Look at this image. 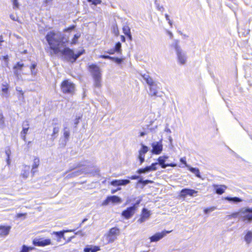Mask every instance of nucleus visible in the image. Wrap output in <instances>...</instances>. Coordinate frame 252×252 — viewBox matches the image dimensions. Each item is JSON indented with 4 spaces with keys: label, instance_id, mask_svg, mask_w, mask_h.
I'll list each match as a JSON object with an SVG mask.
<instances>
[{
    "label": "nucleus",
    "instance_id": "nucleus-5",
    "mask_svg": "<svg viewBox=\"0 0 252 252\" xmlns=\"http://www.w3.org/2000/svg\"><path fill=\"white\" fill-rule=\"evenodd\" d=\"M177 56L178 63L180 64H185L187 60L186 53L182 50L181 47L178 45L177 41H176L173 44Z\"/></svg>",
    "mask_w": 252,
    "mask_h": 252
},
{
    "label": "nucleus",
    "instance_id": "nucleus-11",
    "mask_svg": "<svg viewBox=\"0 0 252 252\" xmlns=\"http://www.w3.org/2000/svg\"><path fill=\"white\" fill-rule=\"evenodd\" d=\"M168 158V157L167 156H160L159 157L158 160V161L159 164L161 166V167L162 168H165L167 166H170V167H175L176 166L177 164L175 163H167L166 164L165 163L166 160Z\"/></svg>",
    "mask_w": 252,
    "mask_h": 252
},
{
    "label": "nucleus",
    "instance_id": "nucleus-2",
    "mask_svg": "<svg viewBox=\"0 0 252 252\" xmlns=\"http://www.w3.org/2000/svg\"><path fill=\"white\" fill-rule=\"evenodd\" d=\"M63 54L64 59L68 62L73 63L77 60V59L84 53V50L78 51L75 54L74 51L68 47H65L63 49L61 50L60 52Z\"/></svg>",
    "mask_w": 252,
    "mask_h": 252
},
{
    "label": "nucleus",
    "instance_id": "nucleus-25",
    "mask_svg": "<svg viewBox=\"0 0 252 252\" xmlns=\"http://www.w3.org/2000/svg\"><path fill=\"white\" fill-rule=\"evenodd\" d=\"M244 239L246 244L249 245L252 242V231L249 230L247 231Z\"/></svg>",
    "mask_w": 252,
    "mask_h": 252
},
{
    "label": "nucleus",
    "instance_id": "nucleus-50",
    "mask_svg": "<svg viewBox=\"0 0 252 252\" xmlns=\"http://www.w3.org/2000/svg\"><path fill=\"white\" fill-rule=\"evenodd\" d=\"M14 70V74L15 76H16L17 77H19V76L21 74V71L19 70H17L16 69H13Z\"/></svg>",
    "mask_w": 252,
    "mask_h": 252
},
{
    "label": "nucleus",
    "instance_id": "nucleus-24",
    "mask_svg": "<svg viewBox=\"0 0 252 252\" xmlns=\"http://www.w3.org/2000/svg\"><path fill=\"white\" fill-rule=\"evenodd\" d=\"M141 198L139 197H133V196L130 197L126 201V204L129 205H139L140 203Z\"/></svg>",
    "mask_w": 252,
    "mask_h": 252
},
{
    "label": "nucleus",
    "instance_id": "nucleus-1",
    "mask_svg": "<svg viewBox=\"0 0 252 252\" xmlns=\"http://www.w3.org/2000/svg\"><path fill=\"white\" fill-rule=\"evenodd\" d=\"M45 37L50 49L54 54H57L60 52L61 47L64 46L66 41L64 40V35L60 32H49Z\"/></svg>",
    "mask_w": 252,
    "mask_h": 252
},
{
    "label": "nucleus",
    "instance_id": "nucleus-28",
    "mask_svg": "<svg viewBox=\"0 0 252 252\" xmlns=\"http://www.w3.org/2000/svg\"><path fill=\"white\" fill-rule=\"evenodd\" d=\"M39 164V159L38 158H35L33 160V162L32 165V172L33 175L35 173L36 171L35 169L37 168Z\"/></svg>",
    "mask_w": 252,
    "mask_h": 252
},
{
    "label": "nucleus",
    "instance_id": "nucleus-48",
    "mask_svg": "<svg viewBox=\"0 0 252 252\" xmlns=\"http://www.w3.org/2000/svg\"><path fill=\"white\" fill-rule=\"evenodd\" d=\"M155 4L156 5L157 9L159 11H163V10H164L163 7L162 6H160L159 4L157 3V0H156V1H155Z\"/></svg>",
    "mask_w": 252,
    "mask_h": 252
},
{
    "label": "nucleus",
    "instance_id": "nucleus-47",
    "mask_svg": "<svg viewBox=\"0 0 252 252\" xmlns=\"http://www.w3.org/2000/svg\"><path fill=\"white\" fill-rule=\"evenodd\" d=\"M99 250H100V249L98 247L92 246L91 252H96Z\"/></svg>",
    "mask_w": 252,
    "mask_h": 252
},
{
    "label": "nucleus",
    "instance_id": "nucleus-29",
    "mask_svg": "<svg viewBox=\"0 0 252 252\" xmlns=\"http://www.w3.org/2000/svg\"><path fill=\"white\" fill-rule=\"evenodd\" d=\"M188 169L191 172L194 174L196 177L199 178H201V176L200 174V171L198 168L189 166Z\"/></svg>",
    "mask_w": 252,
    "mask_h": 252
},
{
    "label": "nucleus",
    "instance_id": "nucleus-15",
    "mask_svg": "<svg viewBox=\"0 0 252 252\" xmlns=\"http://www.w3.org/2000/svg\"><path fill=\"white\" fill-rule=\"evenodd\" d=\"M109 203H121V199L117 196L113 195L107 197L106 199L102 203V205H107Z\"/></svg>",
    "mask_w": 252,
    "mask_h": 252
},
{
    "label": "nucleus",
    "instance_id": "nucleus-62",
    "mask_svg": "<svg viewBox=\"0 0 252 252\" xmlns=\"http://www.w3.org/2000/svg\"><path fill=\"white\" fill-rule=\"evenodd\" d=\"M86 164L85 163H79V164H78L75 167H81V166H85Z\"/></svg>",
    "mask_w": 252,
    "mask_h": 252
},
{
    "label": "nucleus",
    "instance_id": "nucleus-51",
    "mask_svg": "<svg viewBox=\"0 0 252 252\" xmlns=\"http://www.w3.org/2000/svg\"><path fill=\"white\" fill-rule=\"evenodd\" d=\"M99 58H102V59H110V60H111L113 59L112 57H110V56H108V55H100L99 56Z\"/></svg>",
    "mask_w": 252,
    "mask_h": 252
},
{
    "label": "nucleus",
    "instance_id": "nucleus-30",
    "mask_svg": "<svg viewBox=\"0 0 252 252\" xmlns=\"http://www.w3.org/2000/svg\"><path fill=\"white\" fill-rule=\"evenodd\" d=\"M73 230H68L65 231H57V232H54V233L60 239L64 238V233L66 232H71L73 231Z\"/></svg>",
    "mask_w": 252,
    "mask_h": 252
},
{
    "label": "nucleus",
    "instance_id": "nucleus-3",
    "mask_svg": "<svg viewBox=\"0 0 252 252\" xmlns=\"http://www.w3.org/2000/svg\"><path fill=\"white\" fill-rule=\"evenodd\" d=\"M89 67L94 80V86L97 88L100 87L101 86V73L100 68L95 64H91Z\"/></svg>",
    "mask_w": 252,
    "mask_h": 252
},
{
    "label": "nucleus",
    "instance_id": "nucleus-12",
    "mask_svg": "<svg viewBox=\"0 0 252 252\" xmlns=\"http://www.w3.org/2000/svg\"><path fill=\"white\" fill-rule=\"evenodd\" d=\"M158 163H153L150 166H146L144 168H140L137 171V173L141 174L149 172L151 171H155L157 170V165Z\"/></svg>",
    "mask_w": 252,
    "mask_h": 252
},
{
    "label": "nucleus",
    "instance_id": "nucleus-54",
    "mask_svg": "<svg viewBox=\"0 0 252 252\" xmlns=\"http://www.w3.org/2000/svg\"><path fill=\"white\" fill-rule=\"evenodd\" d=\"M26 215V213H19V214H17V217L18 218H20L23 217V218L25 219Z\"/></svg>",
    "mask_w": 252,
    "mask_h": 252
},
{
    "label": "nucleus",
    "instance_id": "nucleus-9",
    "mask_svg": "<svg viewBox=\"0 0 252 252\" xmlns=\"http://www.w3.org/2000/svg\"><path fill=\"white\" fill-rule=\"evenodd\" d=\"M152 153L156 155L160 154L162 151V144L161 140L158 142H155L152 144Z\"/></svg>",
    "mask_w": 252,
    "mask_h": 252
},
{
    "label": "nucleus",
    "instance_id": "nucleus-35",
    "mask_svg": "<svg viewBox=\"0 0 252 252\" xmlns=\"http://www.w3.org/2000/svg\"><path fill=\"white\" fill-rule=\"evenodd\" d=\"M112 31L113 33L116 35L118 36L119 34V29L118 26L116 24H114L113 25L112 27Z\"/></svg>",
    "mask_w": 252,
    "mask_h": 252
},
{
    "label": "nucleus",
    "instance_id": "nucleus-42",
    "mask_svg": "<svg viewBox=\"0 0 252 252\" xmlns=\"http://www.w3.org/2000/svg\"><path fill=\"white\" fill-rule=\"evenodd\" d=\"M34 249L33 247H28L25 245L23 246V248L21 252H29V251L32 250Z\"/></svg>",
    "mask_w": 252,
    "mask_h": 252
},
{
    "label": "nucleus",
    "instance_id": "nucleus-39",
    "mask_svg": "<svg viewBox=\"0 0 252 252\" xmlns=\"http://www.w3.org/2000/svg\"><path fill=\"white\" fill-rule=\"evenodd\" d=\"M80 34H79V33L75 34L72 40L71 44H76L77 40H78V38L80 37Z\"/></svg>",
    "mask_w": 252,
    "mask_h": 252
},
{
    "label": "nucleus",
    "instance_id": "nucleus-21",
    "mask_svg": "<svg viewBox=\"0 0 252 252\" xmlns=\"http://www.w3.org/2000/svg\"><path fill=\"white\" fill-rule=\"evenodd\" d=\"M214 189L215 190V192L218 194H222L227 189V187L225 185H218L214 184L213 185Z\"/></svg>",
    "mask_w": 252,
    "mask_h": 252
},
{
    "label": "nucleus",
    "instance_id": "nucleus-22",
    "mask_svg": "<svg viewBox=\"0 0 252 252\" xmlns=\"http://www.w3.org/2000/svg\"><path fill=\"white\" fill-rule=\"evenodd\" d=\"M9 85L6 83H2L1 85V91L2 94H1V96L2 97H8L9 96L8 93H9Z\"/></svg>",
    "mask_w": 252,
    "mask_h": 252
},
{
    "label": "nucleus",
    "instance_id": "nucleus-40",
    "mask_svg": "<svg viewBox=\"0 0 252 252\" xmlns=\"http://www.w3.org/2000/svg\"><path fill=\"white\" fill-rule=\"evenodd\" d=\"M123 31L125 35H127L130 32V29L128 26H124L123 28Z\"/></svg>",
    "mask_w": 252,
    "mask_h": 252
},
{
    "label": "nucleus",
    "instance_id": "nucleus-53",
    "mask_svg": "<svg viewBox=\"0 0 252 252\" xmlns=\"http://www.w3.org/2000/svg\"><path fill=\"white\" fill-rule=\"evenodd\" d=\"M92 248V246H87L86 248H84V251L85 252H91Z\"/></svg>",
    "mask_w": 252,
    "mask_h": 252
},
{
    "label": "nucleus",
    "instance_id": "nucleus-43",
    "mask_svg": "<svg viewBox=\"0 0 252 252\" xmlns=\"http://www.w3.org/2000/svg\"><path fill=\"white\" fill-rule=\"evenodd\" d=\"M16 90L17 92H19L21 93V94L20 95V96H19V99H24V92L22 91V90L19 87H17L16 88Z\"/></svg>",
    "mask_w": 252,
    "mask_h": 252
},
{
    "label": "nucleus",
    "instance_id": "nucleus-45",
    "mask_svg": "<svg viewBox=\"0 0 252 252\" xmlns=\"http://www.w3.org/2000/svg\"><path fill=\"white\" fill-rule=\"evenodd\" d=\"M88 1L95 5L100 3L101 2V0H88Z\"/></svg>",
    "mask_w": 252,
    "mask_h": 252
},
{
    "label": "nucleus",
    "instance_id": "nucleus-64",
    "mask_svg": "<svg viewBox=\"0 0 252 252\" xmlns=\"http://www.w3.org/2000/svg\"><path fill=\"white\" fill-rule=\"evenodd\" d=\"M146 134H147V133H146V132H140V136H141V137H143V136H144Z\"/></svg>",
    "mask_w": 252,
    "mask_h": 252
},
{
    "label": "nucleus",
    "instance_id": "nucleus-8",
    "mask_svg": "<svg viewBox=\"0 0 252 252\" xmlns=\"http://www.w3.org/2000/svg\"><path fill=\"white\" fill-rule=\"evenodd\" d=\"M197 191L192 189H182L180 193V196L183 198L188 197H194L197 195Z\"/></svg>",
    "mask_w": 252,
    "mask_h": 252
},
{
    "label": "nucleus",
    "instance_id": "nucleus-58",
    "mask_svg": "<svg viewBox=\"0 0 252 252\" xmlns=\"http://www.w3.org/2000/svg\"><path fill=\"white\" fill-rule=\"evenodd\" d=\"M0 126L2 128L4 127V119L0 120Z\"/></svg>",
    "mask_w": 252,
    "mask_h": 252
},
{
    "label": "nucleus",
    "instance_id": "nucleus-13",
    "mask_svg": "<svg viewBox=\"0 0 252 252\" xmlns=\"http://www.w3.org/2000/svg\"><path fill=\"white\" fill-rule=\"evenodd\" d=\"M33 244L34 246L44 247L51 244V240L49 239H35L33 241Z\"/></svg>",
    "mask_w": 252,
    "mask_h": 252
},
{
    "label": "nucleus",
    "instance_id": "nucleus-18",
    "mask_svg": "<svg viewBox=\"0 0 252 252\" xmlns=\"http://www.w3.org/2000/svg\"><path fill=\"white\" fill-rule=\"evenodd\" d=\"M130 183V181L128 179L124 180H114L110 183V185L113 186H126Z\"/></svg>",
    "mask_w": 252,
    "mask_h": 252
},
{
    "label": "nucleus",
    "instance_id": "nucleus-41",
    "mask_svg": "<svg viewBox=\"0 0 252 252\" xmlns=\"http://www.w3.org/2000/svg\"><path fill=\"white\" fill-rule=\"evenodd\" d=\"M23 66H24V64L19 62L13 67V69H16L17 70H19L20 71H21L22 67Z\"/></svg>",
    "mask_w": 252,
    "mask_h": 252
},
{
    "label": "nucleus",
    "instance_id": "nucleus-38",
    "mask_svg": "<svg viewBox=\"0 0 252 252\" xmlns=\"http://www.w3.org/2000/svg\"><path fill=\"white\" fill-rule=\"evenodd\" d=\"M121 46V43L120 42H118L116 44L114 50L116 52L120 53L122 51Z\"/></svg>",
    "mask_w": 252,
    "mask_h": 252
},
{
    "label": "nucleus",
    "instance_id": "nucleus-34",
    "mask_svg": "<svg viewBox=\"0 0 252 252\" xmlns=\"http://www.w3.org/2000/svg\"><path fill=\"white\" fill-rule=\"evenodd\" d=\"M5 154L7 156V158H6V161L7 163V164H10V155L11 154V151L9 148H7L5 150Z\"/></svg>",
    "mask_w": 252,
    "mask_h": 252
},
{
    "label": "nucleus",
    "instance_id": "nucleus-59",
    "mask_svg": "<svg viewBox=\"0 0 252 252\" xmlns=\"http://www.w3.org/2000/svg\"><path fill=\"white\" fill-rule=\"evenodd\" d=\"M36 66V65L35 63H33V64H32V65L31 67V72H33V69H35Z\"/></svg>",
    "mask_w": 252,
    "mask_h": 252
},
{
    "label": "nucleus",
    "instance_id": "nucleus-36",
    "mask_svg": "<svg viewBox=\"0 0 252 252\" xmlns=\"http://www.w3.org/2000/svg\"><path fill=\"white\" fill-rule=\"evenodd\" d=\"M107 241L109 243L113 242L117 238V237L114 235H110V234L108 233L107 236Z\"/></svg>",
    "mask_w": 252,
    "mask_h": 252
},
{
    "label": "nucleus",
    "instance_id": "nucleus-61",
    "mask_svg": "<svg viewBox=\"0 0 252 252\" xmlns=\"http://www.w3.org/2000/svg\"><path fill=\"white\" fill-rule=\"evenodd\" d=\"M126 35L128 37V38H129V39L130 40H132V35L131 34V32H130L129 34H127Z\"/></svg>",
    "mask_w": 252,
    "mask_h": 252
},
{
    "label": "nucleus",
    "instance_id": "nucleus-6",
    "mask_svg": "<svg viewBox=\"0 0 252 252\" xmlns=\"http://www.w3.org/2000/svg\"><path fill=\"white\" fill-rule=\"evenodd\" d=\"M75 89V85L68 80L63 81L61 84V90L64 94H73Z\"/></svg>",
    "mask_w": 252,
    "mask_h": 252
},
{
    "label": "nucleus",
    "instance_id": "nucleus-20",
    "mask_svg": "<svg viewBox=\"0 0 252 252\" xmlns=\"http://www.w3.org/2000/svg\"><path fill=\"white\" fill-rule=\"evenodd\" d=\"M140 75L142 76L143 80L146 82L149 87L151 86L153 84L156 83L157 81L154 80L149 74H141Z\"/></svg>",
    "mask_w": 252,
    "mask_h": 252
},
{
    "label": "nucleus",
    "instance_id": "nucleus-52",
    "mask_svg": "<svg viewBox=\"0 0 252 252\" xmlns=\"http://www.w3.org/2000/svg\"><path fill=\"white\" fill-rule=\"evenodd\" d=\"M13 7L14 8H18L19 7V4L17 0H13Z\"/></svg>",
    "mask_w": 252,
    "mask_h": 252
},
{
    "label": "nucleus",
    "instance_id": "nucleus-60",
    "mask_svg": "<svg viewBox=\"0 0 252 252\" xmlns=\"http://www.w3.org/2000/svg\"><path fill=\"white\" fill-rule=\"evenodd\" d=\"M164 130H165V132L169 133H170L171 132V130L167 126H166L165 127Z\"/></svg>",
    "mask_w": 252,
    "mask_h": 252
},
{
    "label": "nucleus",
    "instance_id": "nucleus-17",
    "mask_svg": "<svg viewBox=\"0 0 252 252\" xmlns=\"http://www.w3.org/2000/svg\"><path fill=\"white\" fill-rule=\"evenodd\" d=\"M135 209V206H131L122 212V216L126 219H129L133 215Z\"/></svg>",
    "mask_w": 252,
    "mask_h": 252
},
{
    "label": "nucleus",
    "instance_id": "nucleus-56",
    "mask_svg": "<svg viewBox=\"0 0 252 252\" xmlns=\"http://www.w3.org/2000/svg\"><path fill=\"white\" fill-rule=\"evenodd\" d=\"M72 174H73V176H78L81 174V171L78 170V171H75V172L73 173Z\"/></svg>",
    "mask_w": 252,
    "mask_h": 252
},
{
    "label": "nucleus",
    "instance_id": "nucleus-46",
    "mask_svg": "<svg viewBox=\"0 0 252 252\" xmlns=\"http://www.w3.org/2000/svg\"><path fill=\"white\" fill-rule=\"evenodd\" d=\"M112 60L119 64L123 62V59L115 57H113Z\"/></svg>",
    "mask_w": 252,
    "mask_h": 252
},
{
    "label": "nucleus",
    "instance_id": "nucleus-37",
    "mask_svg": "<svg viewBox=\"0 0 252 252\" xmlns=\"http://www.w3.org/2000/svg\"><path fill=\"white\" fill-rule=\"evenodd\" d=\"M216 208L214 206L210 207L209 208H205L204 210V212L206 214H209L210 213L214 211Z\"/></svg>",
    "mask_w": 252,
    "mask_h": 252
},
{
    "label": "nucleus",
    "instance_id": "nucleus-10",
    "mask_svg": "<svg viewBox=\"0 0 252 252\" xmlns=\"http://www.w3.org/2000/svg\"><path fill=\"white\" fill-rule=\"evenodd\" d=\"M149 148L147 146L141 145V148L139 151L138 159L140 161V165H141L145 160V155L148 152Z\"/></svg>",
    "mask_w": 252,
    "mask_h": 252
},
{
    "label": "nucleus",
    "instance_id": "nucleus-44",
    "mask_svg": "<svg viewBox=\"0 0 252 252\" xmlns=\"http://www.w3.org/2000/svg\"><path fill=\"white\" fill-rule=\"evenodd\" d=\"M153 182L150 180H143L142 179H140L138 181V183L139 184H143L144 185H146L149 183H152Z\"/></svg>",
    "mask_w": 252,
    "mask_h": 252
},
{
    "label": "nucleus",
    "instance_id": "nucleus-33",
    "mask_svg": "<svg viewBox=\"0 0 252 252\" xmlns=\"http://www.w3.org/2000/svg\"><path fill=\"white\" fill-rule=\"evenodd\" d=\"M60 127L58 126H55L53 128V133L52 134V138L53 140L55 139L57 137V134L59 133Z\"/></svg>",
    "mask_w": 252,
    "mask_h": 252
},
{
    "label": "nucleus",
    "instance_id": "nucleus-19",
    "mask_svg": "<svg viewBox=\"0 0 252 252\" xmlns=\"http://www.w3.org/2000/svg\"><path fill=\"white\" fill-rule=\"evenodd\" d=\"M22 127H23V130L21 132V137H22L24 141H26V134L28 132V131L29 129V121L27 120L24 121L23 123Z\"/></svg>",
    "mask_w": 252,
    "mask_h": 252
},
{
    "label": "nucleus",
    "instance_id": "nucleus-26",
    "mask_svg": "<svg viewBox=\"0 0 252 252\" xmlns=\"http://www.w3.org/2000/svg\"><path fill=\"white\" fill-rule=\"evenodd\" d=\"M224 200H227L230 203L237 204L243 201V200L237 197H226L224 198Z\"/></svg>",
    "mask_w": 252,
    "mask_h": 252
},
{
    "label": "nucleus",
    "instance_id": "nucleus-57",
    "mask_svg": "<svg viewBox=\"0 0 252 252\" xmlns=\"http://www.w3.org/2000/svg\"><path fill=\"white\" fill-rule=\"evenodd\" d=\"M107 52L109 54L112 55V54H114L115 53V52H116L115 51L114 49H110V50H109L108 51H107Z\"/></svg>",
    "mask_w": 252,
    "mask_h": 252
},
{
    "label": "nucleus",
    "instance_id": "nucleus-55",
    "mask_svg": "<svg viewBox=\"0 0 252 252\" xmlns=\"http://www.w3.org/2000/svg\"><path fill=\"white\" fill-rule=\"evenodd\" d=\"M129 179H130L131 180H136V179H138L139 178V176H137V175H133V176H132L131 177H128Z\"/></svg>",
    "mask_w": 252,
    "mask_h": 252
},
{
    "label": "nucleus",
    "instance_id": "nucleus-49",
    "mask_svg": "<svg viewBox=\"0 0 252 252\" xmlns=\"http://www.w3.org/2000/svg\"><path fill=\"white\" fill-rule=\"evenodd\" d=\"M180 161L184 164L187 167L189 168V166L187 163L185 158H181Z\"/></svg>",
    "mask_w": 252,
    "mask_h": 252
},
{
    "label": "nucleus",
    "instance_id": "nucleus-63",
    "mask_svg": "<svg viewBox=\"0 0 252 252\" xmlns=\"http://www.w3.org/2000/svg\"><path fill=\"white\" fill-rule=\"evenodd\" d=\"M121 41H122V42H125V41H126V38H125V36H124V35H121Z\"/></svg>",
    "mask_w": 252,
    "mask_h": 252
},
{
    "label": "nucleus",
    "instance_id": "nucleus-31",
    "mask_svg": "<svg viewBox=\"0 0 252 252\" xmlns=\"http://www.w3.org/2000/svg\"><path fill=\"white\" fill-rule=\"evenodd\" d=\"M109 233L110 234V235H114L117 237L119 233V230L117 228L113 227L110 229Z\"/></svg>",
    "mask_w": 252,
    "mask_h": 252
},
{
    "label": "nucleus",
    "instance_id": "nucleus-7",
    "mask_svg": "<svg viewBox=\"0 0 252 252\" xmlns=\"http://www.w3.org/2000/svg\"><path fill=\"white\" fill-rule=\"evenodd\" d=\"M159 85V83L158 82H157L155 84L149 87V92L148 94L149 96L151 97H154L155 98L162 96V92H160L159 91L160 89Z\"/></svg>",
    "mask_w": 252,
    "mask_h": 252
},
{
    "label": "nucleus",
    "instance_id": "nucleus-14",
    "mask_svg": "<svg viewBox=\"0 0 252 252\" xmlns=\"http://www.w3.org/2000/svg\"><path fill=\"white\" fill-rule=\"evenodd\" d=\"M170 232V231L165 230L161 232L157 233L150 238L151 242H157L164 237L166 234L169 233Z\"/></svg>",
    "mask_w": 252,
    "mask_h": 252
},
{
    "label": "nucleus",
    "instance_id": "nucleus-23",
    "mask_svg": "<svg viewBox=\"0 0 252 252\" xmlns=\"http://www.w3.org/2000/svg\"><path fill=\"white\" fill-rule=\"evenodd\" d=\"M11 226H0V235L1 236H6L9 233Z\"/></svg>",
    "mask_w": 252,
    "mask_h": 252
},
{
    "label": "nucleus",
    "instance_id": "nucleus-16",
    "mask_svg": "<svg viewBox=\"0 0 252 252\" xmlns=\"http://www.w3.org/2000/svg\"><path fill=\"white\" fill-rule=\"evenodd\" d=\"M151 215L150 211L146 208H143L142 212L141 218L138 220L139 223H142L146 221Z\"/></svg>",
    "mask_w": 252,
    "mask_h": 252
},
{
    "label": "nucleus",
    "instance_id": "nucleus-4",
    "mask_svg": "<svg viewBox=\"0 0 252 252\" xmlns=\"http://www.w3.org/2000/svg\"><path fill=\"white\" fill-rule=\"evenodd\" d=\"M233 218L239 217L245 223H250L252 221V208H247L239 212L232 214Z\"/></svg>",
    "mask_w": 252,
    "mask_h": 252
},
{
    "label": "nucleus",
    "instance_id": "nucleus-27",
    "mask_svg": "<svg viewBox=\"0 0 252 252\" xmlns=\"http://www.w3.org/2000/svg\"><path fill=\"white\" fill-rule=\"evenodd\" d=\"M30 166L26 165L24 166V169L21 173V176L25 179L28 177L30 173Z\"/></svg>",
    "mask_w": 252,
    "mask_h": 252
},
{
    "label": "nucleus",
    "instance_id": "nucleus-32",
    "mask_svg": "<svg viewBox=\"0 0 252 252\" xmlns=\"http://www.w3.org/2000/svg\"><path fill=\"white\" fill-rule=\"evenodd\" d=\"M70 135L69 129L67 127H64L63 129V136L65 138V142H66L68 140Z\"/></svg>",
    "mask_w": 252,
    "mask_h": 252
}]
</instances>
